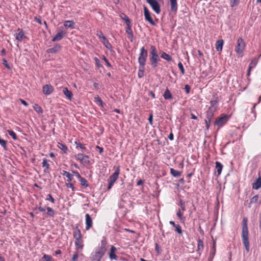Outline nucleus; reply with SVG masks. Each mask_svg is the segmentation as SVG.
<instances>
[{
  "mask_svg": "<svg viewBox=\"0 0 261 261\" xmlns=\"http://www.w3.org/2000/svg\"><path fill=\"white\" fill-rule=\"evenodd\" d=\"M242 238L243 244L245 247V250L247 252H249L250 251V245L247 227V219L246 218H244L243 220Z\"/></svg>",
  "mask_w": 261,
  "mask_h": 261,
  "instance_id": "obj_1",
  "label": "nucleus"
},
{
  "mask_svg": "<svg viewBox=\"0 0 261 261\" xmlns=\"http://www.w3.org/2000/svg\"><path fill=\"white\" fill-rule=\"evenodd\" d=\"M123 15L124 16L122 17V18L126 21V22L127 23V25H128L130 22L128 17L124 14H123Z\"/></svg>",
  "mask_w": 261,
  "mask_h": 261,
  "instance_id": "obj_47",
  "label": "nucleus"
},
{
  "mask_svg": "<svg viewBox=\"0 0 261 261\" xmlns=\"http://www.w3.org/2000/svg\"><path fill=\"white\" fill-rule=\"evenodd\" d=\"M203 249V243L202 240H198V246L197 251H201Z\"/></svg>",
  "mask_w": 261,
  "mask_h": 261,
  "instance_id": "obj_29",
  "label": "nucleus"
},
{
  "mask_svg": "<svg viewBox=\"0 0 261 261\" xmlns=\"http://www.w3.org/2000/svg\"><path fill=\"white\" fill-rule=\"evenodd\" d=\"M223 168V165L219 162H216V170L218 173V175H220Z\"/></svg>",
  "mask_w": 261,
  "mask_h": 261,
  "instance_id": "obj_22",
  "label": "nucleus"
},
{
  "mask_svg": "<svg viewBox=\"0 0 261 261\" xmlns=\"http://www.w3.org/2000/svg\"><path fill=\"white\" fill-rule=\"evenodd\" d=\"M8 133L9 135L12 137L14 140H17V136L15 132L11 130H8Z\"/></svg>",
  "mask_w": 261,
  "mask_h": 261,
  "instance_id": "obj_38",
  "label": "nucleus"
},
{
  "mask_svg": "<svg viewBox=\"0 0 261 261\" xmlns=\"http://www.w3.org/2000/svg\"><path fill=\"white\" fill-rule=\"evenodd\" d=\"M113 185H114V183H113V182H112L111 181H109V186H108V189L109 190H110L112 188V187Z\"/></svg>",
  "mask_w": 261,
  "mask_h": 261,
  "instance_id": "obj_60",
  "label": "nucleus"
},
{
  "mask_svg": "<svg viewBox=\"0 0 261 261\" xmlns=\"http://www.w3.org/2000/svg\"><path fill=\"white\" fill-rule=\"evenodd\" d=\"M126 32L131 36V37L133 36V34H132V31H131V29H130V27L129 25V24L128 25H127V28H126Z\"/></svg>",
  "mask_w": 261,
  "mask_h": 261,
  "instance_id": "obj_49",
  "label": "nucleus"
},
{
  "mask_svg": "<svg viewBox=\"0 0 261 261\" xmlns=\"http://www.w3.org/2000/svg\"><path fill=\"white\" fill-rule=\"evenodd\" d=\"M175 230L179 233L181 234L182 233V230L179 225H177L175 226Z\"/></svg>",
  "mask_w": 261,
  "mask_h": 261,
  "instance_id": "obj_48",
  "label": "nucleus"
},
{
  "mask_svg": "<svg viewBox=\"0 0 261 261\" xmlns=\"http://www.w3.org/2000/svg\"><path fill=\"white\" fill-rule=\"evenodd\" d=\"M20 102H21L22 104H23L24 106H28V103L24 100L23 99H20Z\"/></svg>",
  "mask_w": 261,
  "mask_h": 261,
  "instance_id": "obj_59",
  "label": "nucleus"
},
{
  "mask_svg": "<svg viewBox=\"0 0 261 261\" xmlns=\"http://www.w3.org/2000/svg\"><path fill=\"white\" fill-rule=\"evenodd\" d=\"M169 139L170 140H172L173 139V135L172 134H170L169 136Z\"/></svg>",
  "mask_w": 261,
  "mask_h": 261,
  "instance_id": "obj_63",
  "label": "nucleus"
},
{
  "mask_svg": "<svg viewBox=\"0 0 261 261\" xmlns=\"http://www.w3.org/2000/svg\"><path fill=\"white\" fill-rule=\"evenodd\" d=\"M61 46L59 45H56L54 47L50 48L47 50L49 53H55L60 50Z\"/></svg>",
  "mask_w": 261,
  "mask_h": 261,
  "instance_id": "obj_23",
  "label": "nucleus"
},
{
  "mask_svg": "<svg viewBox=\"0 0 261 261\" xmlns=\"http://www.w3.org/2000/svg\"><path fill=\"white\" fill-rule=\"evenodd\" d=\"M106 252V248L105 245H101L97 248L94 253L91 254V259L92 261H100L101 258L104 255Z\"/></svg>",
  "mask_w": 261,
  "mask_h": 261,
  "instance_id": "obj_2",
  "label": "nucleus"
},
{
  "mask_svg": "<svg viewBox=\"0 0 261 261\" xmlns=\"http://www.w3.org/2000/svg\"><path fill=\"white\" fill-rule=\"evenodd\" d=\"M79 180H80V181L82 186H83L85 187H87L88 186L87 181L86 180V179H85L83 177H81Z\"/></svg>",
  "mask_w": 261,
  "mask_h": 261,
  "instance_id": "obj_36",
  "label": "nucleus"
},
{
  "mask_svg": "<svg viewBox=\"0 0 261 261\" xmlns=\"http://www.w3.org/2000/svg\"><path fill=\"white\" fill-rule=\"evenodd\" d=\"M3 64L6 66V67H7L8 68H9V66L8 65L6 60H5V59L3 60Z\"/></svg>",
  "mask_w": 261,
  "mask_h": 261,
  "instance_id": "obj_61",
  "label": "nucleus"
},
{
  "mask_svg": "<svg viewBox=\"0 0 261 261\" xmlns=\"http://www.w3.org/2000/svg\"><path fill=\"white\" fill-rule=\"evenodd\" d=\"M170 173L174 177H179L181 174L179 171L175 170L173 168L170 169Z\"/></svg>",
  "mask_w": 261,
  "mask_h": 261,
  "instance_id": "obj_28",
  "label": "nucleus"
},
{
  "mask_svg": "<svg viewBox=\"0 0 261 261\" xmlns=\"http://www.w3.org/2000/svg\"><path fill=\"white\" fill-rule=\"evenodd\" d=\"M94 102L97 105L99 106L100 107H103V102H102V100L101 99V98L99 97L98 95H96L94 97Z\"/></svg>",
  "mask_w": 261,
  "mask_h": 261,
  "instance_id": "obj_24",
  "label": "nucleus"
},
{
  "mask_svg": "<svg viewBox=\"0 0 261 261\" xmlns=\"http://www.w3.org/2000/svg\"><path fill=\"white\" fill-rule=\"evenodd\" d=\"M66 32L63 30L59 31L56 36L53 38L52 41L54 42L61 40L66 35Z\"/></svg>",
  "mask_w": 261,
  "mask_h": 261,
  "instance_id": "obj_10",
  "label": "nucleus"
},
{
  "mask_svg": "<svg viewBox=\"0 0 261 261\" xmlns=\"http://www.w3.org/2000/svg\"><path fill=\"white\" fill-rule=\"evenodd\" d=\"M161 58L164 59L167 61H170L171 60V57L168 54L165 53H163L161 55Z\"/></svg>",
  "mask_w": 261,
  "mask_h": 261,
  "instance_id": "obj_39",
  "label": "nucleus"
},
{
  "mask_svg": "<svg viewBox=\"0 0 261 261\" xmlns=\"http://www.w3.org/2000/svg\"><path fill=\"white\" fill-rule=\"evenodd\" d=\"M54 91L53 87L49 84L44 85L42 88V92L45 95H50Z\"/></svg>",
  "mask_w": 261,
  "mask_h": 261,
  "instance_id": "obj_9",
  "label": "nucleus"
},
{
  "mask_svg": "<svg viewBox=\"0 0 261 261\" xmlns=\"http://www.w3.org/2000/svg\"><path fill=\"white\" fill-rule=\"evenodd\" d=\"M261 187V177L257 179L253 184L252 188L254 189L257 190Z\"/></svg>",
  "mask_w": 261,
  "mask_h": 261,
  "instance_id": "obj_20",
  "label": "nucleus"
},
{
  "mask_svg": "<svg viewBox=\"0 0 261 261\" xmlns=\"http://www.w3.org/2000/svg\"><path fill=\"white\" fill-rule=\"evenodd\" d=\"M257 61L255 59H253L251 61V62L249 66V67H248V68H249V70H251L252 68L255 67L257 64Z\"/></svg>",
  "mask_w": 261,
  "mask_h": 261,
  "instance_id": "obj_32",
  "label": "nucleus"
},
{
  "mask_svg": "<svg viewBox=\"0 0 261 261\" xmlns=\"http://www.w3.org/2000/svg\"><path fill=\"white\" fill-rule=\"evenodd\" d=\"M66 186L68 188H71L72 191L74 190V187H73V185L72 184H71V183H66Z\"/></svg>",
  "mask_w": 261,
  "mask_h": 261,
  "instance_id": "obj_53",
  "label": "nucleus"
},
{
  "mask_svg": "<svg viewBox=\"0 0 261 261\" xmlns=\"http://www.w3.org/2000/svg\"><path fill=\"white\" fill-rule=\"evenodd\" d=\"M94 60H95V61L96 62V65L98 66H100V61L98 60V59L97 58H94Z\"/></svg>",
  "mask_w": 261,
  "mask_h": 261,
  "instance_id": "obj_58",
  "label": "nucleus"
},
{
  "mask_svg": "<svg viewBox=\"0 0 261 261\" xmlns=\"http://www.w3.org/2000/svg\"><path fill=\"white\" fill-rule=\"evenodd\" d=\"M78 258V255L77 253H75L73 255V256H72V261H76V259H77Z\"/></svg>",
  "mask_w": 261,
  "mask_h": 261,
  "instance_id": "obj_56",
  "label": "nucleus"
},
{
  "mask_svg": "<svg viewBox=\"0 0 261 261\" xmlns=\"http://www.w3.org/2000/svg\"><path fill=\"white\" fill-rule=\"evenodd\" d=\"M35 20H36L38 23H39V24H42V22H41V19H40L35 18Z\"/></svg>",
  "mask_w": 261,
  "mask_h": 261,
  "instance_id": "obj_62",
  "label": "nucleus"
},
{
  "mask_svg": "<svg viewBox=\"0 0 261 261\" xmlns=\"http://www.w3.org/2000/svg\"><path fill=\"white\" fill-rule=\"evenodd\" d=\"M185 89L186 93H188L190 92V87L189 85H185Z\"/></svg>",
  "mask_w": 261,
  "mask_h": 261,
  "instance_id": "obj_55",
  "label": "nucleus"
},
{
  "mask_svg": "<svg viewBox=\"0 0 261 261\" xmlns=\"http://www.w3.org/2000/svg\"><path fill=\"white\" fill-rule=\"evenodd\" d=\"M116 248L113 246H111L110 252L109 253V257L111 259L113 260H116L117 259V256L116 255Z\"/></svg>",
  "mask_w": 261,
  "mask_h": 261,
  "instance_id": "obj_16",
  "label": "nucleus"
},
{
  "mask_svg": "<svg viewBox=\"0 0 261 261\" xmlns=\"http://www.w3.org/2000/svg\"><path fill=\"white\" fill-rule=\"evenodd\" d=\"M258 197L257 195L253 196L251 199V202H255L257 201Z\"/></svg>",
  "mask_w": 261,
  "mask_h": 261,
  "instance_id": "obj_51",
  "label": "nucleus"
},
{
  "mask_svg": "<svg viewBox=\"0 0 261 261\" xmlns=\"http://www.w3.org/2000/svg\"><path fill=\"white\" fill-rule=\"evenodd\" d=\"M38 210L40 211V212H44L45 211V208L42 207H38Z\"/></svg>",
  "mask_w": 261,
  "mask_h": 261,
  "instance_id": "obj_64",
  "label": "nucleus"
},
{
  "mask_svg": "<svg viewBox=\"0 0 261 261\" xmlns=\"http://www.w3.org/2000/svg\"><path fill=\"white\" fill-rule=\"evenodd\" d=\"M160 0H146L147 2L151 7L153 10L156 13L159 14L161 12L159 1Z\"/></svg>",
  "mask_w": 261,
  "mask_h": 261,
  "instance_id": "obj_6",
  "label": "nucleus"
},
{
  "mask_svg": "<svg viewBox=\"0 0 261 261\" xmlns=\"http://www.w3.org/2000/svg\"><path fill=\"white\" fill-rule=\"evenodd\" d=\"M231 7L237 6L239 3V0H229Z\"/></svg>",
  "mask_w": 261,
  "mask_h": 261,
  "instance_id": "obj_37",
  "label": "nucleus"
},
{
  "mask_svg": "<svg viewBox=\"0 0 261 261\" xmlns=\"http://www.w3.org/2000/svg\"><path fill=\"white\" fill-rule=\"evenodd\" d=\"M152 119H153V115L152 114H150L148 118V120L149 123L152 125Z\"/></svg>",
  "mask_w": 261,
  "mask_h": 261,
  "instance_id": "obj_54",
  "label": "nucleus"
},
{
  "mask_svg": "<svg viewBox=\"0 0 261 261\" xmlns=\"http://www.w3.org/2000/svg\"><path fill=\"white\" fill-rule=\"evenodd\" d=\"M58 147L61 150H63L64 153H66L67 148L65 145L61 143H59L58 144Z\"/></svg>",
  "mask_w": 261,
  "mask_h": 261,
  "instance_id": "obj_31",
  "label": "nucleus"
},
{
  "mask_svg": "<svg viewBox=\"0 0 261 261\" xmlns=\"http://www.w3.org/2000/svg\"><path fill=\"white\" fill-rule=\"evenodd\" d=\"M63 93L66 96V97L69 100H71L72 98V93L71 91H69L67 88L64 87L63 89Z\"/></svg>",
  "mask_w": 261,
  "mask_h": 261,
  "instance_id": "obj_18",
  "label": "nucleus"
},
{
  "mask_svg": "<svg viewBox=\"0 0 261 261\" xmlns=\"http://www.w3.org/2000/svg\"><path fill=\"white\" fill-rule=\"evenodd\" d=\"M211 106L209 108L207 112V115L208 117H211L213 114V112L216 110L217 108V102L215 101H212L211 102Z\"/></svg>",
  "mask_w": 261,
  "mask_h": 261,
  "instance_id": "obj_11",
  "label": "nucleus"
},
{
  "mask_svg": "<svg viewBox=\"0 0 261 261\" xmlns=\"http://www.w3.org/2000/svg\"><path fill=\"white\" fill-rule=\"evenodd\" d=\"M97 36L100 38L102 39L103 40L104 38H106L105 36L103 35V33L101 32H98L97 33Z\"/></svg>",
  "mask_w": 261,
  "mask_h": 261,
  "instance_id": "obj_46",
  "label": "nucleus"
},
{
  "mask_svg": "<svg viewBox=\"0 0 261 261\" xmlns=\"http://www.w3.org/2000/svg\"><path fill=\"white\" fill-rule=\"evenodd\" d=\"M144 66H139V71H138V77L141 78L144 75Z\"/></svg>",
  "mask_w": 261,
  "mask_h": 261,
  "instance_id": "obj_30",
  "label": "nucleus"
},
{
  "mask_svg": "<svg viewBox=\"0 0 261 261\" xmlns=\"http://www.w3.org/2000/svg\"><path fill=\"white\" fill-rule=\"evenodd\" d=\"M64 25L67 28L74 29L75 28V23L72 20H66L64 21Z\"/></svg>",
  "mask_w": 261,
  "mask_h": 261,
  "instance_id": "obj_19",
  "label": "nucleus"
},
{
  "mask_svg": "<svg viewBox=\"0 0 261 261\" xmlns=\"http://www.w3.org/2000/svg\"><path fill=\"white\" fill-rule=\"evenodd\" d=\"M25 38L24 33L23 31L20 29L17 30L15 34V38L18 41H22Z\"/></svg>",
  "mask_w": 261,
  "mask_h": 261,
  "instance_id": "obj_12",
  "label": "nucleus"
},
{
  "mask_svg": "<svg viewBox=\"0 0 261 261\" xmlns=\"http://www.w3.org/2000/svg\"><path fill=\"white\" fill-rule=\"evenodd\" d=\"M178 66L179 68L180 69L182 74H184L185 73V70H184V66H183L182 63L181 62H179L178 64Z\"/></svg>",
  "mask_w": 261,
  "mask_h": 261,
  "instance_id": "obj_44",
  "label": "nucleus"
},
{
  "mask_svg": "<svg viewBox=\"0 0 261 261\" xmlns=\"http://www.w3.org/2000/svg\"><path fill=\"white\" fill-rule=\"evenodd\" d=\"M46 200H49L50 201H51L52 203H54L55 202V200L53 198V197L51 196L50 194H48L47 195V198H46Z\"/></svg>",
  "mask_w": 261,
  "mask_h": 261,
  "instance_id": "obj_50",
  "label": "nucleus"
},
{
  "mask_svg": "<svg viewBox=\"0 0 261 261\" xmlns=\"http://www.w3.org/2000/svg\"><path fill=\"white\" fill-rule=\"evenodd\" d=\"M42 166L45 168V170H48L49 167V164L47 162V160L46 159L43 160Z\"/></svg>",
  "mask_w": 261,
  "mask_h": 261,
  "instance_id": "obj_35",
  "label": "nucleus"
},
{
  "mask_svg": "<svg viewBox=\"0 0 261 261\" xmlns=\"http://www.w3.org/2000/svg\"><path fill=\"white\" fill-rule=\"evenodd\" d=\"M147 57V51L144 47L141 49L140 53L138 58V61L140 66H144L146 63V59Z\"/></svg>",
  "mask_w": 261,
  "mask_h": 261,
  "instance_id": "obj_5",
  "label": "nucleus"
},
{
  "mask_svg": "<svg viewBox=\"0 0 261 261\" xmlns=\"http://www.w3.org/2000/svg\"><path fill=\"white\" fill-rule=\"evenodd\" d=\"M73 173L79 179L82 177L80 174L76 171L73 172Z\"/></svg>",
  "mask_w": 261,
  "mask_h": 261,
  "instance_id": "obj_52",
  "label": "nucleus"
},
{
  "mask_svg": "<svg viewBox=\"0 0 261 261\" xmlns=\"http://www.w3.org/2000/svg\"><path fill=\"white\" fill-rule=\"evenodd\" d=\"M177 216H178V217L181 220H185V218L182 216V214L181 213V211H180V210L179 209L177 212V214H176Z\"/></svg>",
  "mask_w": 261,
  "mask_h": 261,
  "instance_id": "obj_43",
  "label": "nucleus"
},
{
  "mask_svg": "<svg viewBox=\"0 0 261 261\" xmlns=\"http://www.w3.org/2000/svg\"><path fill=\"white\" fill-rule=\"evenodd\" d=\"M34 109L39 114L42 113V108L37 104H35L33 106Z\"/></svg>",
  "mask_w": 261,
  "mask_h": 261,
  "instance_id": "obj_33",
  "label": "nucleus"
},
{
  "mask_svg": "<svg viewBox=\"0 0 261 261\" xmlns=\"http://www.w3.org/2000/svg\"><path fill=\"white\" fill-rule=\"evenodd\" d=\"M0 144L4 147L5 149H6V141L0 138Z\"/></svg>",
  "mask_w": 261,
  "mask_h": 261,
  "instance_id": "obj_45",
  "label": "nucleus"
},
{
  "mask_svg": "<svg viewBox=\"0 0 261 261\" xmlns=\"http://www.w3.org/2000/svg\"><path fill=\"white\" fill-rule=\"evenodd\" d=\"M245 48V43L242 38H239L237 40V45L235 47V51L240 56H242Z\"/></svg>",
  "mask_w": 261,
  "mask_h": 261,
  "instance_id": "obj_4",
  "label": "nucleus"
},
{
  "mask_svg": "<svg viewBox=\"0 0 261 261\" xmlns=\"http://www.w3.org/2000/svg\"><path fill=\"white\" fill-rule=\"evenodd\" d=\"M171 10L172 11H176L177 10V3L176 0H170Z\"/></svg>",
  "mask_w": 261,
  "mask_h": 261,
  "instance_id": "obj_27",
  "label": "nucleus"
},
{
  "mask_svg": "<svg viewBox=\"0 0 261 261\" xmlns=\"http://www.w3.org/2000/svg\"><path fill=\"white\" fill-rule=\"evenodd\" d=\"M75 159L84 165L88 164L90 162L89 157L82 153H79L75 156Z\"/></svg>",
  "mask_w": 261,
  "mask_h": 261,
  "instance_id": "obj_7",
  "label": "nucleus"
},
{
  "mask_svg": "<svg viewBox=\"0 0 261 261\" xmlns=\"http://www.w3.org/2000/svg\"><path fill=\"white\" fill-rule=\"evenodd\" d=\"M102 43L107 49L110 50L111 49L112 46L107 38H104L102 41Z\"/></svg>",
  "mask_w": 261,
  "mask_h": 261,
  "instance_id": "obj_26",
  "label": "nucleus"
},
{
  "mask_svg": "<svg viewBox=\"0 0 261 261\" xmlns=\"http://www.w3.org/2000/svg\"><path fill=\"white\" fill-rule=\"evenodd\" d=\"M47 214L48 216H49L50 217H52L54 216V211L53 210V208H51V207H47Z\"/></svg>",
  "mask_w": 261,
  "mask_h": 261,
  "instance_id": "obj_40",
  "label": "nucleus"
},
{
  "mask_svg": "<svg viewBox=\"0 0 261 261\" xmlns=\"http://www.w3.org/2000/svg\"><path fill=\"white\" fill-rule=\"evenodd\" d=\"M223 45V40H219L216 42V48L217 51H221L222 50Z\"/></svg>",
  "mask_w": 261,
  "mask_h": 261,
  "instance_id": "obj_21",
  "label": "nucleus"
},
{
  "mask_svg": "<svg viewBox=\"0 0 261 261\" xmlns=\"http://www.w3.org/2000/svg\"><path fill=\"white\" fill-rule=\"evenodd\" d=\"M163 96L165 99H171L172 97L170 92L169 91V90L168 89H167L166 90V91L163 95Z\"/></svg>",
  "mask_w": 261,
  "mask_h": 261,
  "instance_id": "obj_25",
  "label": "nucleus"
},
{
  "mask_svg": "<svg viewBox=\"0 0 261 261\" xmlns=\"http://www.w3.org/2000/svg\"><path fill=\"white\" fill-rule=\"evenodd\" d=\"M150 56L151 55H157V51L154 46H151L150 47Z\"/></svg>",
  "mask_w": 261,
  "mask_h": 261,
  "instance_id": "obj_41",
  "label": "nucleus"
},
{
  "mask_svg": "<svg viewBox=\"0 0 261 261\" xmlns=\"http://www.w3.org/2000/svg\"><path fill=\"white\" fill-rule=\"evenodd\" d=\"M86 218V229L89 230L92 226V220L88 214L85 215Z\"/></svg>",
  "mask_w": 261,
  "mask_h": 261,
  "instance_id": "obj_15",
  "label": "nucleus"
},
{
  "mask_svg": "<svg viewBox=\"0 0 261 261\" xmlns=\"http://www.w3.org/2000/svg\"><path fill=\"white\" fill-rule=\"evenodd\" d=\"M144 12L145 20L148 21L151 24L154 25L155 23L151 16L150 13L147 8L145 6L144 7Z\"/></svg>",
  "mask_w": 261,
  "mask_h": 261,
  "instance_id": "obj_8",
  "label": "nucleus"
},
{
  "mask_svg": "<svg viewBox=\"0 0 261 261\" xmlns=\"http://www.w3.org/2000/svg\"><path fill=\"white\" fill-rule=\"evenodd\" d=\"M73 237L75 239V244L76 249L77 251H80L83 248V241L81 231L78 228H76L74 231Z\"/></svg>",
  "mask_w": 261,
  "mask_h": 261,
  "instance_id": "obj_3",
  "label": "nucleus"
},
{
  "mask_svg": "<svg viewBox=\"0 0 261 261\" xmlns=\"http://www.w3.org/2000/svg\"><path fill=\"white\" fill-rule=\"evenodd\" d=\"M120 173V169L118 167L116 170H115V172L110 176L109 179V181H111L113 183H115V182L117 180L118 175Z\"/></svg>",
  "mask_w": 261,
  "mask_h": 261,
  "instance_id": "obj_13",
  "label": "nucleus"
},
{
  "mask_svg": "<svg viewBox=\"0 0 261 261\" xmlns=\"http://www.w3.org/2000/svg\"><path fill=\"white\" fill-rule=\"evenodd\" d=\"M215 250H216V242H214L213 245V247L212 248L211 251L212 252L213 251V252H215Z\"/></svg>",
  "mask_w": 261,
  "mask_h": 261,
  "instance_id": "obj_57",
  "label": "nucleus"
},
{
  "mask_svg": "<svg viewBox=\"0 0 261 261\" xmlns=\"http://www.w3.org/2000/svg\"><path fill=\"white\" fill-rule=\"evenodd\" d=\"M227 120L228 117L227 116H223L219 118L216 121V124L220 127H221L227 121Z\"/></svg>",
  "mask_w": 261,
  "mask_h": 261,
  "instance_id": "obj_14",
  "label": "nucleus"
},
{
  "mask_svg": "<svg viewBox=\"0 0 261 261\" xmlns=\"http://www.w3.org/2000/svg\"><path fill=\"white\" fill-rule=\"evenodd\" d=\"M62 175L67 177L69 181H71L72 180V176L68 172L63 171Z\"/></svg>",
  "mask_w": 261,
  "mask_h": 261,
  "instance_id": "obj_34",
  "label": "nucleus"
},
{
  "mask_svg": "<svg viewBox=\"0 0 261 261\" xmlns=\"http://www.w3.org/2000/svg\"><path fill=\"white\" fill-rule=\"evenodd\" d=\"M51 257L49 255H44L42 258L41 259L40 261H51Z\"/></svg>",
  "mask_w": 261,
  "mask_h": 261,
  "instance_id": "obj_42",
  "label": "nucleus"
},
{
  "mask_svg": "<svg viewBox=\"0 0 261 261\" xmlns=\"http://www.w3.org/2000/svg\"><path fill=\"white\" fill-rule=\"evenodd\" d=\"M150 62L152 66L153 67H155L157 66V63L159 60V57L158 55H151Z\"/></svg>",
  "mask_w": 261,
  "mask_h": 261,
  "instance_id": "obj_17",
  "label": "nucleus"
}]
</instances>
